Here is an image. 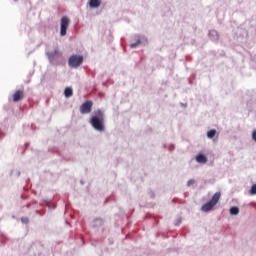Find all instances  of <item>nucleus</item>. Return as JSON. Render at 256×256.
Returning <instances> with one entry per match:
<instances>
[{
    "label": "nucleus",
    "mask_w": 256,
    "mask_h": 256,
    "mask_svg": "<svg viewBox=\"0 0 256 256\" xmlns=\"http://www.w3.org/2000/svg\"><path fill=\"white\" fill-rule=\"evenodd\" d=\"M90 124L96 131H105V116L103 111H96L95 115L90 119Z\"/></svg>",
    "instance_id": "f257e3e1"
},
{
    "label": "nucleus",
    "mask_w": 256,
    "mask_h": 256,
    "mask_svg": "<svg viewBox=\"0 0 256 256\" xmlns=\"http://www.w3.org/2000/svg\"><path fill=\"white\" fill-rule=\"evenodd\" d=\"M220 199H221V192H216L213 195L212 199L202 206V211H204L205 213H207L208 211H211V209H213V207H215V205L219 203Z\"/></svg>",
    "instance_id": "f03ea898"
},
{
    "label": "nucleus",
    "mask_w": 256,
    "mask_h": 256,
    "mask_svg": "<svg viewBox=\"0 0 256 256\" xmlns=\"http://www.w3.org/2000/svg\"><path fill=\"white\" fill-rule=\"evenodd\" d=\"M71 20L67 16H63L60 20V36L65 37L67 35V29H69V25Z\"/></svg>",
    "instance_id": "7ed1b4c3"
},
{
    "label": "nucleus",
    "mask_w": 256,
    "mask_h": 256,
    "mask_svg": "<svg viewBox=\"0 0 256 256\" xmlns=\"http://www.w3.org/2000/svg\"><path fill=\"white\" fill-rule=\"evenodd\" d=\"M82 63H83V56H79V55H72L68 60L69 67H72L73 69H77V67H80Z\"/></svg>",
    "instance_id": "20e7f679"
},
{
    "label": "nucleus",
    "mask_w": 256,
    "mask_h": 256,
    "mask_svg": "<svg viewBox=\"0 0 256 256\" xmlns=\"http://www.w3.org/2000/svg\"><path fill=\"white\" fill-rule=\"evenodd\" d=\"M46 55H47L50 63H53L54 65L62 57V54H61V51H59V48H56L53 52H47Z\"/></svg>",
    "instance_id": "39448f33"
},
{
    "label": "nucleus",
    "mask_w": 256,
    "mask_h": 256,
    "mask_svg": "<svg viewBox=\"0 0 256 256\" xmlns=\"http://www.w3.org/2000/svg\"><path fill=\"white\" fill-rule=\"evenodd\" d=\"M93 109V102L92 101H86L80 106V113L82 115H87L90 113Z\"/></svg>",
    "instance_id": "423d86ee"
},
{
    "label": "nucleus",
    "mask_w": 256,
    "mask_h": 256,
    "mask_svg": "<svg viewBox=\"0 0 256 256\" xmlns=\"http://www.w3.org/2000/svg\"><path fill=\"white\" fill-rule=\"evenodd\" d=\"M23 97H25V92L23 90H17L13 96V102L14 103H18V101H21V99H23Z\"/></svg>",
    "instance_id": "0eeeda50"
},
{
    "label": "nucleus",
    "mask_w": 256,
    "mask_h": 256,
    "mask_svg": "<svg viewBox=\"0 0 256 256\" xmlns=\"http://www.w3.org/2000/svg\"><path fill=\"white\" fill-rule=\"evenodd\" d=\"M89 6L92 9H97V7H101V0H90L89 1Z\"/></svg>",
    "instance_id": "6e6552de"
},
{
    "label": "nucleus",
    "mask_w": 256,
    "mask_h": 256,
    "mask_svg": "<svg viewBox=\"0 0 256 256\" xmlns=\"http://www.w3.org/2000/svg\"><path fill=\"white\" fill-rule=\"evenodd\" d=\"M196 161H197V163H203V164H205V163H207V156H205V155H203V154H198V155L196 156Z\"/></svg>",
    "instance_id": "1a4fd4ad"
},
{
    "label": "nucleus",
    "mask_w": 256,
    "mask_h": 256,
    "mask_svg": "<svg viewBox=\"0 0 256 256\" xmlns=\"http://www.w3.org/2000/svg\"><path fill=\"white\" fill-rule=\"evenodd\" d=\"M64 95L65 97L69 98V97H73V88L71 87H67L64 90Z\"/></svg>",
    "instance_id": "9d476101"
},
{
    "label": "nucleus",
    "mask_w": 256,
    "mask_h": 256,
    "mask_svg": "<svg viewBox=\"0 0 256 256\" xmlns=\"http://www.w3.org/2000/svg\"><path fill=\"white\" fill-rule=\"evenodd\" d=\"M215 135H217V130H215V129H212V130L207 132V138L208 139H213V137H215Z\"/></svg>",
    "instance_id": "9b49d317"
},
{
    "label": "nucleus",
    "mask_w": 256,
    "mask_h": 256,
    "mask_svg": "<svg viewBox=\"0 0 256 256\" xmlns=\"http://www.w3.org/2000/svg\"><path fill=\"white\" fill-rule=\"evenodd\" d=\"M230 215H239V207L234 206L230 208Z\"/></svg>",
    "instance_id": "f8f14e48"
},
{
    "label": "nucleus",
    "mask_w": 256,
    "mask_h": 256,
    "mask_svg": "<svg viewBox=\"0 0 256 256\" xmlns=\"http://www.w3.org/2000/svg\"><path fill=\"white\" fill-rule=\"evenodd\" d=\"M141 45V40H138L136 43L130 44L131 49H135V47H139Z\"/></svg>",
    "instance_id": "ddd939ff"
},
{
    "label": "nucleus",
    "mask_w": 256,
    "mask_h": 256,
    "mask_svg": "<svg viewBox=\"0 0 256 256\" xmlns=\"http://www.w3.org/2000/svg\"><path fill=\"white\" fill-rule=\"evenodd\" d=\"M250 193L251 195H256V184L252 185Z\"/></svg>",
    "instance_id": "4468645a"
},
{
    "label": "nucleus",
    "mask_w": 256,
    "mask_h": 256,
    "mask_svg": "<svg viewBox=\"0 0 256 256\" xmlns=\"http://www.w3.org/2000/svg\"><path fill=\"white\" fill-rule=\"evenodd\" d=\"M22 223H29V218L24 217L21 219Z\"/></svg>",
    "instance_id": "2eb2a0df"
},
{
    "label": "nucleus",
    "mask_w": 256,
    "mask_h": 256,
    "mask_svg": "<svg viewBox=\"0 0 256 256\" xmlns=\"http://www.w3.org/2000/svg\"><path fill=\"white\" fill-rule=\"evenodd\" d=\"M195 183V180H189L187 185L188 187H191V185H193Z\"/></svg>",
    "instance_id": "dca6fc26"
}]
</instances>
